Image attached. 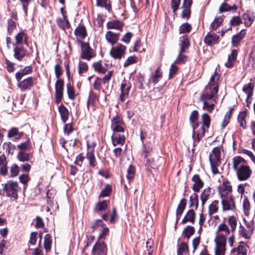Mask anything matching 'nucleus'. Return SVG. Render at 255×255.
Here are the masks:
<instances>
[{
  "label": "nucleus",
  "instance_id": "obj_32",
  "mask_svg": "<svg viewBox=\"0 0 255 255\" xmlns=\"http://www.w3.org/2000/svg\"><path fill=\"white\" fill-rule=\"evenodd\" d=\"M75 35L78 38L84 39L87 36V30L84 25L80 24L74 31Z\"/></svg>",
  "mask_w": 255,
  "mask_h": 255
},
{
  "label": "nucleus",
  "instance_id": "obj_20",
  "mask_svg": "<svg viewBox=\"0 0 255 255\" xmlns=\"http://www.w3.org/2000/svg\"><path fill=\"white\" fill-rule=\"evenodd\" d=\"M232 186L230 182L228 180H224L222 185L219 187V192L222 196H224V194H227L231 192Z\"/></svg>",
  "mask_w": 255,
  "mask_h": 255
},
{
  "label": "nucleus",
  "instance_id": "obj_40",
  "mask_svg": "<svg viewBox=\"0 0 255 255\" xmlns=\"http://www.w3.org/2000/svg\"><path fill=\"white\" fill-rule=\"evenodd\" d=\"M211 188L210 187H208L205 189L202 192V194L200 196V198L202 202V205L203 206H204L206 201L208 200L211 193Z\"/></svg>",
  "mask_w": 255,
  "mask_h": 255
},
{
  "label": "nucleus",
  "instance_id": "obj_12",
  "mask_svg": "<svg viewBox=\"0 0 255 255\" xmlns=\"http://www.w3.org/2000/svg\"><path fill=\"white\" fill-rule=\"evenodd\" d=\"M237 172L238 179L240 181L247 180L252 174V171L248 166H243L239 169Z\"/></svg>",
  "mask_w": 255,
  "mask_h": 255
},
{
  "label": "nucleus",
  "instance_id": "obj_60",
  "mask_svg": "<svg viewBox=\"0 0 255 255\" xmlns=\"http://www.w3.org/2000/svg\"><path fill=\"white\" fill-rule=\"evenodd\" d=\"M16 27V22L14 21L11 18L7 20V32L9 35H11Z\"/></svg>",
  "mask_w": 255,
  "mask_h": 255
},
{
  "label": "nucleus",
  "instance_id": "obj_43",
  "mask_svg": "<svg viewBox=\"0 0 255 255\" xmlns=\"http://www.w3.org/2000/svg\"><path fill=\"white\" fill-rule=\"evenodd\" d=\"M190 205L189 207L191 208L195 206V210H196L199 205L198 196L196 192L194 193L190 197L189 200Z\"/></svg>",
  "mask_w": 255,
  "mask_h": 255
},
{
  "label": "nucleus",
  "instance_id": "obj_53",
  "mask_svg": "<svg viewBox=\"0 0 255 255\" xmlns=\"http://www.w3.org/2000/svg\"><path fill=\"white\" fill-rule=\"evenodd\" d=\"M248 249V245L245 243H241L237 249L238 255H247Z\"/></svg>",
  "mask_w": 255,
  "mask_h": 255
},
{
  "label": "nucleus",
  "instance_id": "obj_52",
  "mask_svg": "<svg viewBox=\"0 0 255 255\" xmlns=\"http://www.w3.org/2000/svg\"><path fill=\"white\" fill-rule=\"evenodd\" d=\"M112 186L109 184L106 185V187L102 190L99 195V198H100L101 197H105L110 196L112 192Z\"/></svg>",
  "mask_w": 255,
  "mask_h": 255
},
{
  "label": "nucleus",
  "instance_id": "obj_47",
  "mask_svg": "<svg viewBox=\"0 0 255 255\" xmlns=\"http://www.w3.org/2000/svg\"><path fill=\"white\" fill-rule=\"evenodd\" d=\"M216 249L225 251L226 239L224 237L219 238L216 240Z\"/></svg>",
  "mask_w": 255,
  "mask_h": 255
},
{
  "label": "nucleus",
  "instance_id": "obj_63",
  "mask_svg": "<svg viewBox=\"0 0 255 255\" xmlns=\"http://www.w3.org/2000/svg\"><path fill=\"white\" fill-rule=\"evenodd\" d=\"M97 5L99 6L104 7L108 10L111 8L110 0H97Z\"/></svg>",
  "mask_w": 255,
  "mask_h": 255
},
{
  "label": "nucleus",
  "instance_id": "obj_33",
  "mask_svg": "<svg viewBox=\"0 0 255 255\" xmlns=\"http://www.w3.org/2000/svg\"><path fill=\"white\" fill-rule=\"evenodd\" d=\"M205 128L201 126L197 130H195V134L193 136V132L192 133V137L194 141L199 142L201 139L204 136L205 133Z\"/></svg>",
  "mask_w": 255,
  "mask_h": 255
},
{
  "label": "nucleus",
  "instance_id": "obj_64",
  "mask_svg": "<svg viewBox=\"0 0 255 255\" xmlns=\"http://www.w3.org/2000/svg\"><path fill=\"white\" fill-rule=\"evenodd\" d=\"M184 52H181V51H179L178 56L176 59L175 63L177 64H184L185 63L188 59V57L183 54Z\"/></svg>",
  "mask_w": 255,
  "mask_h": 255
},
{
  "label": "nucleus",
  "instance_id": "obj_54",
  "mask_svg": "<svg viewBox=\"0 0 255 255\" xmlns=\"http://www.w3.org/2000/svg\"><path fill=\"white\" fill-rule=\"evenodd\" d=\"M188 252V247L186 243L183 242L179 246L177 250V255H183Z\"/></svg>",
  "mask_w": 255,
  "mask_h": 255
},
{
  "label": "nucleus",
  "instance_id": "obj_56",
  "mask_svg": "<svg viewBox=\"0 0 255 255\" xmlns=\"http://www.w3.org/2000/svg\"><path fill=\"white\" fill-rule=\"evenodd\" d=\"M192 26L190 24L186 22L183 23L179 28V31L180 33H189L191 31Z\"/></svg>",
  "mask_w": 255,
  "mask_h": 255
},
{
  "label": "nucleus",
  "instance_id": "obj_7",
  "mask_svg": "<svg viewBox=\"0 0 255 255\" xmlns=\"http://www.w3.org/2000/svg\"><path fill=\"white\" fill-rule=\"evenodd\" d=\"M55 102L59 104L63 97L64 91V81L62 79H57L55 83Z\"/></svg>",
  "mask_w": 255,
  "mask_h": 255
},
{
  "label": "nucleus",
  "instance_id": "obj_3",
  "mask_svg": "<svg viewBox=\"0 0 255 255\" xmlns=\"http://www.w3.org/2000/svg\"><path fill=\"white\" fill-rule=\"evenodd\" d=\"M221 147H214L209 155V160L212 172L214 174L219 173L218 167L221 164Z\"/></svg>",
  "mask_w": 255,
  "mask_h": 255
},
{
  "label": "nucleus",
  "instance_id": "obj_57",
  "mask_svg": "<svg viewBox=\"0 0 255 255\" xmlns=\"http://www.w3.org/2000/svg\"><path fill=\"white\" fill-rule=\"evenodd\" d=\"M88 65L87 63L82 61H80L78 65V73L80 75L83 73L86 72L88 70Z\"/></svg>",
  "mask_w": 255,
  "mask_h": 255
},
{
  "label": "nucleus",
  "instance_id": "obj_34",
  "mask_svg": "<svg viewBox=\"0 0 255 255\" xmlns=\"http://www.w3.org/2000/svg\"><path fill=\"white\" fill-rule=\"evenodd\" d=\"M186 204H187V200L185 198H182L180 200L179 204L178 205V207H177V208L176 210V212L177 219L179 218L181 216L182 213H183V212L186 208Z\"/></svg>",
  "mask_w": 255,
  "mask_h": 255
},
{
  "label": "nucleus",
  "instance_id": "obj_15",
  "mask_svg": "<svg viewBox=\"0 0 255 255\" xmlns=\"http://www.w3.org/2000/svg\"><path fill=\"white\" fill-rule=\"evenodd\" d=\"M191 180L194 182L192 186V190L195 192H199L200 189L203 188L204 186V182L198 174L194 175L192 177Z\"/></svg>",
  "mask_w": 255,
  "mask_h": 255
},
{
  "label": "nucleus",
  "instance_id": "obj_14",
  "mask_svg": "<svg viewBox=\"0 0 255 255\" xmlns=\"http://www.w3.org/2000/svg\"><path fill=\"white\" fill-rule=\"evenodd\" d=\"M106 252L107 247L104 242H97L92 251L93 255H102Z\"/></svg>",
  "mask_w": 255,
  "mask_h": 255
},
{
  "label": "nucleus",
  "instance_id": "obj_36",
  "mask_svg": "<svg viewBox=\"0 0 255 255\" xmlns=\"http://www.w3.org/2000/svg\"><path fill=\"white\" fill-rule=\"evenodd\" d=\"M162 77V73L161 71V69L159 68H158L156 69L155 73L151 75L149 80L150 81H151L153 83L156 84L159 82Z\"/></svg>",
  "mask_w": 255,
  "mask_h": 255
},
{
  "label": "nucleus",
  "instance_id": "obj_61",
  "mask_svg": "<svg viewBox=\"0 0 255 255\" xmlns=\"http://www.w3.org/2000/svg\"><path fill=\"white\" fill-rule=\"evenodd\" d=\"M3 148L5 149L6 153L8 154H12L15 148V145L9 142H5L3 145Z\"/></svg>",
  "mask_w": 255,
  "mask_h": 255
},
{
  "label": "nucleus",
  "instance_id": "obj_18",
  "mask_svg": "<svg viewBox=\"0 0 255 255\" xmlns=\"http://www.w3.org/2000/svg\"><path fill=\"white\" fill-rule=\"evenodd\" d=\"M120 35L119 33L108 31L107 32L105 37L107 41L112 45H114L118 41Z\"/></svg>",
  "mask_w": 255,
  "mask_h": 255
},
{
  "label": "nucleus",
  "instance_id": "obj_17",
  "mask_svg": "<svg viewBox=\"0 0 255 255\" xmlns=\"http://www.w3.org/2000/svg\"><path fill=\"white\" fill-rule=\"evenodd\" d=\"M219 38L216 33L210 32L205 37L204 42L208 45H212L218 42Z\"/></svg>",
  "mask_w": 255,
  "mask_h": 255
},
{
  "label": "nucleus",
  "instance_id": "obj_37",
  "mask_svg": "<svg viewBox=\"0 0 255 255\" xmlns=\"http://www.w3.org/2000/svg\"><path fill=\"white\" fill-rule=\"evenodd\" d=\"M238 55V51L233 50L231 54L229 55L228 61L225 63L227 67H231L234 64L235 61L236 60Z\"/></svg>",
  "mask_w": 255,
  "mask_h": 255
},
{
  "label": "nucleus",
  "instance_id": "obj_58",
  "mask_svg": "<svg viewBox=\"0 0 255 255\" xmlns=\"http://www.w3.org/2000/svg\"><path fill=\"white\" fill-rule=\"evenodd\" d=\"M152 150V147L150 142L142 143V151L143 153H144V158L147 157L148 154Z\"/></svg>",
  "mask_w": 255,
  "mask_h": 255
},
{
  "label": "nucleus",
  "instance_id": "obj_35",
  "mask_svg": "<svg viewBox=\"0 0 255 255\" xmlns=\"http://www.w3.org/2000/svg\"><path fill=\"white\" fill-rule=\"evenodd\" d=\"M56 23L58 27L63 30L68 29L70 26V23L68 18H57L56 19Z\"/></svg>",
  "mask_w": 255,
  "mask_h": 255
},
{
  "label": "nucleus",
  "instance_id": "obj_38",
  "mask_svg": "<svg viewBox=\"0 0 255 255\" xmlns=\"http://www.w3.org/2000/svg\"><path fill=\"white\" fill-rule=\"evenodd\" d=\"M254 85L253 83H249L245 85L243 88V91L247 95L248 99H251L253 95Z\"/></svg>",
  "mask_w": 255,
  "mask_h": 255
},
{
  "label": "nucleus",
  "instance_id": "obj_42",
  "mask_svg": "<svg viewBox=\"0 0 255 255\" xmlns=\"http://www.w3.org/2000/svg\"><path fill=\"white\" fill-rule=\"evenodd\" d=\"M237 9V6L234 4L233 6H230L229 4L226 2L223 3L220 7V12L222 13L226 11H229L232 10L236 11Z\"/></svg>",
  "mask_w": 255,
  "mask_h": 255
},
{
  "label": "nucleus",
  "instance_id": "obj_25",
  "mask_svg": "<svg viewBox=\"0 0 255 255\" xmlns=\"http://www.w3.org/2000/svg\"><path fill=\"white\" fill-rule=\"evenodd\" d=\"M198 112L196 110L193 111L190 117V122L192 125V129H193V135L195 134V129L199 126L198 122Z\"/></svg>",
  "mask_w": 255,
  "mask_h": 255
},
{
  "label": "nucleus",
  "instance_id": "obj_59",
  "mask_svg": "<svg viewBox=\"0 0 255 255\" xmlns=\"http://www.w3.org/2000/svg\"><path fill=\"white\" fill-rule=\"evenodd\" d=\"M228 224L231 227V231L234 232L236 230L237 225V220L235 216H232L228 218Z\"/></svg>",
  "mask_w": 255,
  "mask_h": 255
},
{
  "label": "nucleus",
  "instance_id": "obj_26",
  "mask_svg": "<svg viewBox=\"0 0 255 255\" xmlns=\"http://www.w3.org/2000/svg\"><path fill=\"white\" fill-rule=\"evenodd\" d=\"M196 219V213L193 209H190L187 212L185 215L183 220L181 221V223L185 224L187 222H190L191 223H194Z\"/></svg>",
  "mask_w": 255,
  "mask_h": 255
},
{
  "label": "nucleus",
  "instance_id": "obj_50",
  "mask_svg": "<svg viewBox=\"0 0 255 255\" xmlns=\"http://www.w3.org/2000/svg\"><path fill=\"white\" fill-rule=\"evenodd\" d=\"M135 172V169L134 167L132 165H129L127 170V178L128 180L129 183L134 178Z\"/></svg>",
  "mask_w": 255,
  "mask_h": 255
},
{
  "label": "nucleus",
  "instance_id": "obj_41",
  "mask_svg": "<svg viewBox=\"0 0 255 255\" xmlns=\"http://www.w3.org/2000/svg\"><path fill=\"white\" fill-rule=\"evenodd\" d=\"M92 66L94 71L99 73L105 74L107 71V69L103 66L101 61L94 62Z\"/></svg>",
  "mask_w": 255,
  "mask_h": 255
},
{
  "label": "nucleus",
  "instance_id": "obj_46",
  "mask_svg": "<svg viewBox=\"0 0 255 255\" xmlns=\"http://www.w3.org/2000/svg\"><path fill=\"white\" fill-rule=\"evenodd\" d=\"M195 233V229L193 226H187L183 231V235L185 238L189 239Z\"/></svg>",
  "mask_w": 255,
  "mask_h": 255
},
{
  "label": "nucleus",
  "instance_id": "obj_5",
  "mask_svg": "<svg viewBox=\"0 0 255 255\" xmlns=\"http://www.w3.org/2000/svg\"><path fill=\"white\" fill-rule=\"evenodd\" d=\"M125 124L122 118L117 115L111 121V128L114 132H124L125 129Z\"/></svg>",
  "mask_w": 255,
  "mask_h": 255
},
{
  "label": "nucleus",
  "instance_id": "obj_23",
  "mask_svg": "<svg viewBox=\"0 0 255 255\" xmlns=\"http://www.w3.org/2000/svg\"><path fill=\"white\" fill-rule=\"evenodd\" d=\"M124 26V23L119 20H112L107 23V28L108 29H115L122 31Z\"/></svg>",
  "mask_w": 255,
  "mask_h": 255
},
{
  "label": "nucleus",
  "instance_id": "obj_49",
  "mask_svg": "<svg viewBox=\"0 0 255 255\" xmlns=\"http://www.w3.org/2000/svg\"><path fill=\"white\" fill-rule=\"evenodd\" d=\"M246 112H242L239 114L238 117V121L240 123V126L242 127L244 129H246L247 128L246 122Z\"/></svg>",
  "mask_w": 255,
  "mask_h": 255
},
{
  "label": "nucleus",
  "instance_id": "obj_39",
  "mask_svg": "<svg viewBox=\"0 0 255 255\" xmlns=\"http://www.w3.org/2000/svg\"><path fill=\"white\" fill-rule=\"evenodd\" d=\"M23 134L22 132L18 131V128H12L9 130L7 136L9 137H14L15 139H19Z\"/></svg>",
  "mask_w": 255,
  "mask_h": 255
},
{
  "label": "nucleus",
  "instance_id": "obj_51",
  "mask_svg": "<svg viewBox=\"0 0 255 255\" xmlns=\"http://www.w3.org/2000/svg\"><path fill=\"white\" fill-rule=\"evenodd\" d=\"M202 126L209 128L210 126L211 118L209 115L206 113L203 114L201 116Z\"/></svg>",
  "mask_w": 255,
  "mask_h": 255
},
{
  "label": "nucleus",
  "instance_id": "obj_21",
  "mask_svg": "<svg viewBox=\"0 0 255 255\" xmlns=\"http://www.w3.org/2000/svg\"><path fill=\"white\" fill-rule=\"evenodd\" d=\"M179 46L181 52H186L190 46V42L188 37L187 35H183L179 38Z\"/></svg>",
  "mask_w": 255,
  "mask_h": 255
},
{
  "label": "nucleus",
  "instance_id": "obj_30",
  "mask_svg": "<svg viewBox=\"0 0 255 255\" xmlns=\"http://www.w3.org/2000/svg\"><path fill=\"white\" fill-rule=\"evenodd\" d=\"M58 111L63 123H65L69 118V112L67 108L63 104L58 107Z\"/></svg>",
  "mask_w": 255,
  "mask_h": 255
},
{
  "label": "nucleus",
  "instance_id": "obj_27",
  "mask_svg": "<svg viewBox=\"0 0 255 255\" xmlns=\"http://www.w3.org/2000/svg\"><path fill=\"white\" fill-rule=\"evenodd\" d=\"M0 174L3 176H5L7 174L6 159L3 154L0 156Z\"/></svg>",
  "mask_w": 255,
  "mask_h": 255
},
{
  "label": "nucleus",
  "instance_id": "obj_22",
  "mask_svg": "<svg viewBox=\"0 0 255 255\" xmlns=\"http://www.w3.org/2000/svg\"><path fill=\"white\" fill-rule=\"evenodd\" d=\"M32 71V67L31 66H25L15 73V79L17 82H19L24 76L31 73Z\"/></svg>",
  "mask_w": 255,
  "mask_h": 255
},
{
  "label": "nucleus",
  "instance_id": "obj_10",
  "mask_svg": "<svg viewBox=\"0 0 255 255\" xmlns=\"http://www.w3.org/2000/svg\"><path fill=\"white\" fill-rule=\"evenodd\" d=\"M192 4V0H183L181 8L182 11L181 16L183 19H188L191 16V7Z\"/></svg>",
  "mask_w": 255,
  "mask_h": 255
},
{
  "label": "nucleus",
  "instance_id": "obj_62",
  "mask_svg": "<svg viewBox=\"0 0 255 255\" xmlns=\"http://www.w3.org/2000/svg\"><path fill=\"white\" fill-rule=\"evenodd\" d=\"M67 90L68 98L71 100L75 99L76 97L75 91L70 83L67 84Z\"/></svg>",
  "mask_w": 255,
  "mask_h": 255
},
{
  "label": "nucleus",
  "instance_id": "obj_44",
  "mask_svg": "<svg viewBox=\"0 0 255 255\" xmlns=\"http://www.w3.org/2000/svg\"><path fill=\"white\" fill-rule=\"evenodd\" d=\"M30 154L26 152L25 151L20 150L17 154V159L19 161L25 162L28 161L30 159Z\"/></svg>",
  "mask_w": 255,
  "mask_h": 255
},
{
  "label": "nucleus",
  "instance_id": "obj_55",
  "mask_svg": "<svg viewBox=\"0 0 255 255\" xmlns=\"http://www.w3.org/2000/svg\"><path fill=\"white\" fill-rule=\"evenodd\" d=\"M105 226V224L101 219H97L93 221L91 228L92 229V232H94L96 230L99 229L100 227H103Z\"/></svg>",
  "mask_w": 255,
  "mask_h": 255
},
{
  "label": "nucleus",
  "instance_id": "obj_24",
  "mask_svg": "<svg viewBox=\"0 0 255 255\" xmlns=\"http://www.w3.org/2000/svg\"><path fill=\"white\" fill-rule=\"evenodd\" d=\"M233 167L234 169L237 171L243 166H245L246 161L245 159L241 156H235L233 158Z\"/></svg>",
  "mask_w": 255,
  "mask_h": 255
},
{
  "label": "nucleus",
  "instance_id": "obj_45",
  "mask_svg": "<svg viewBox=\"0 0 255 255\" xmlns=\"http://www.w3.org/2000/svg\"><path fill=\"white\" fill-rule=\"evenodd\" d=\"M219 201L214 200L209 206L208 208L209 215L212 216L213 214L217 213L218 211Z\"/></svg>",
  "mask_w": 255,
  "mask_h": 255
},
{
  "label": "nucleus",
  "instance_id": "obj_4",
  "mask_svg": "<svg viewBox=\"0 0 255 255\" xmlns=\"http://www.w3.org/2000/svg\"><path fill=\"white\" fill-rule=\"evenodd\" d=\"M81 53L80 58L90 61L96 56L95 51L90 47L88 43L81 41Z\"/></svg>",
  "mask_w": 255,
  "mask_h": 255
},
{
  "label": "nucleus",
  "instance_id": "obj_2",
  "mask_svg": "<svg viewBox=\"0 0 255 255\" xmlns=\"http://www.w3.org/2000/svg\"><path fill=\"white\" fill-rule=\"evenodd\" d=\"M3 195L10 198L13 200L18 198V192L20 190V187L16 181H8L4 184H2Z\"/></svg>",
  "mask_w": 255,
  "mask_h": 255
},
{
  "label": "nucleus",
  "instance_id": "obj_1",
  "mask_svg": "<svg viewBox=\"0 0 255 255\" xmlns=\"http://www.w3.org/2000/svg\"><path fill=\"white\" fill-rule=\"evenodd\" d=\"M219 90L218 85H207L202 93L200 100L203 102V109L211 113L214 109L216 101L214 96Z\"/></svg>",
  "mask_w": 255,
  "mask_h": 255
},
{
  "label": "nucleus",
  "instance_id": "obj_6",
  "mask_svg": "<svg viewBox=\"0 0 255 255\" xmlns=\"http://www.w3.org/2000/svg\"><path fill=\"white\" fill-rule=\"evenodd\" d=\"M126 50V47L122 44H119L117 46L112 47L110 50V55L115 59H121L124 56Z\"/></svg>",
  "mask_w": 255,
  "mask_h": 255
},
{
  "label": "nucleus",
  "instance_id": "obj_13",
  "mask_svg": "<svg viewBox=\"0 0 255 255\" xmlns=\"http://www.w3.org/2000/svg\"><path fill=\"white\" fill-rule=\"evenodd\" d=\"M222 205L223 211L233 210L235 208L233 198L230 195L225 196L222 198Z\"/></svg>",
  "mask_w": 255,
  "mask_h": 255
},
{
  "label": "nucleus",
  "instance_id": "obj_11",
  "mask_svg": "<svg viewBox=\"0 0 255 255\" xmlns=\"http://www.w3.org/2000/svg\"><path fill=\"white\" fill-rule=\"evenodd\" d=\"M36 79L32 77H28V78L19 81L17 84V86L20 88L21 91H25L30 88L33 86Z\"/></svg>",
  "mask_w": 255,
  "mask_h": 255
},
{
  "label": "nucleus",
  "instance_id": "obj_16",
  "mask_svg": "<svg viewBox=\"0 0 255 255\" xmlns=\"http://www.w3.org/2000/svg\"><path fill=\"white\" fill-rule=\"evenodd\" d=\"M16 42L13 45H23L25 44L27 46H28L27 40L28 38L27 34L24 31H20L18 33L15 37Z\"/></svg>",
  "mask_w": 255,
  "mask_h": 255
},
{
  "label": "nucleus",
  "instance_id": "obj_29",
  "mask_svg": "<svg viewBox=\"0 0 255 255\" xmlns=\"http://www.w3.org/2000/svg\"><path fill=\"white\" fill-rule=\"evenodd\" d=\"M242 17L245 21V25L247 27L252 25L255 18L253 12L251 11H247L243 15Z\"/></svg>",
  "mask_w": 255,
  "mask_h": 255
},
{
  "label": "nucleus",
  "instance_id": "obj_31",
  "mask_svg": "<svg viewBox=\"0 0 255 255\" xmlns=\"http://www.w3.org/2000/svg\"><path fill=\"white\" fill-rule=\"evenodd\" d=\"M126 137L124 135L120 134H113L112 136V143L114 146L118 144L123 145L125 142Z\"/></svg>",
  "mask_w": 255,
  "mask_h": 255
},
{
  "label": "nucleus",
  "instance_id": "obj_8",
  "mask_svg": "<svg viewBox=\"0 0 255 255\" xmlns=\"http://www.w3.org/2000/svg\"><path fill=\"white\" fill-rule=\"evenodd\" d=\"M130 88L131 84L129 81L126 80L122 81L120 87L121 94L120 97V99L122 102H124L128 98Z\"/></svg>",
  "mask_w": 255,
  "mask_h": 255
},
{
  "label": "nucleus",
  "instance_id": "obj_19",
  "mask_svg": "<svg viewBox=\"0 0 255 255\" xmlns=\"http://www.w3.org/2000/svg\"><path fill=\"white\" fill-rule=\"evenodd\" d=\"M109 201H99L95 206L94 211L98 214L106 212L108 208Z\"/></svg>",
  "mask_w": 255,
  "mask_h": 255
},
{
  "label": "nucleus",
  "instance_id": "obj_48",
  "mask_svg": "<svg viewBox=\"0 0 255 255\" xmlns=\"http://www.w3.org/2000/svg\"><path fill=\"white\" fill-rule=\"evenodd\" d=\"M51 237L49 234H46L44 237V247L46 252H49L51 248Z\"/></svg>",
  "mask_w": 255,
  "mask_h": 255
},
{
  "label": "nucleus",
  "instance_id": "obj_9",
  "mask_svg": "<svg viewBox=\"0 0 255 255\" xmlns=\"http://www.w3.org/2000/svg\"><path fill=\"white\" fill-rule=\"evenodd\" d=\"M14 57L18 61H21L26 56L28 55L26 49L23 45H13Z\"/></svg>",
  "mask_w": 255,
  "mask_h": 255
},
{
  "label": "nucleus",
  "instance_id": "obj_28",
  "mask_svg": "<svg viewBox=\"0 0 255 255\" xmlns=\"http://www.w3.org/2000/svg\"><path fill=\"white\" fill-rule=\"evenodd\" d=\"M86 157L89 161L90 167L94 168L97 166V162L94 154V150L92 149L88 150Z\"/></svg>",
  "mask_w": 255,
  "mask_h": 255
}]
</instances>
